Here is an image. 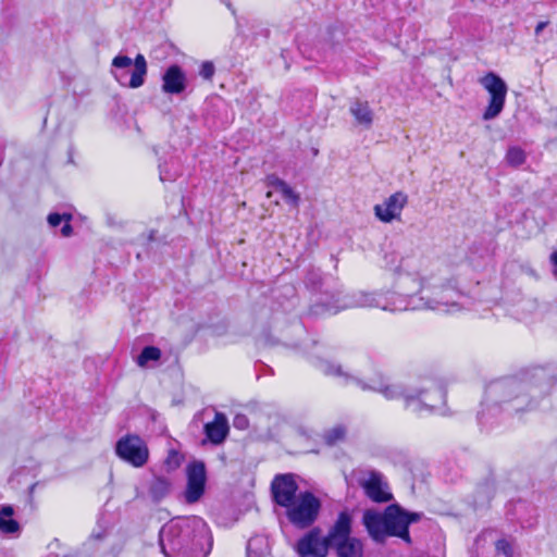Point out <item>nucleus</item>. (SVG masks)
Returning <instances> with one entry per match:
<instances>
[{
    "label": "nucleus",
    "instance_id": "obj_26",
    "mask_svg": "<svg viewBox=\"0 0 557 557\" xmlns=\"http://www.w3.org/2000/svg\"><path fill=\"white\" fill-rule=\"evenodd\" d=\"M281 194L288 203L298 207L300 197L288 184L281 190Z\"/></svg>",
    "mask_w": 557,
    "mask_h": 557
},
{
    "label": "nucleus",
    "instance_id": "obj_31",
    "mask_svg": "<svg viewBox=\"0 0 557 557\" xmlns=\"http://www.w3.org/2000/svg\"><path fill=\"white\" fill-rule=\"evenodd\" d=\"M496 549L505 554L507 557H511V546L506 540L497 541Z\"/></svg>",
    "mask_w": 557,
    "mask_h": 557
},
{
    "label": "nucleus",
    "instance_id": "obj_9",
    "mask_svg": "<svg viewBox=\"0 0 557 557\" xmlns=\"http://www.w3.org/2000/svg\"><path fill=\"white\" fill-rule=\"evenodd\" d=\"M480 84L490 94L488 106L483 113V120L490 121L497 117L504 109L507 95V85L498 75L493 72H490L481 77Z\"/></svg>",
    "mask_w": 557,
    "mask_h": 557
},
{
    "label": "nucleus",
    "instance_id": "obj_14",
    "mask_svg": "<svg viewBox=\"0 0 557 557\" xmlns=\"http://www.w3.org/2000/svg\"><path fill=\"white\" fill-rule=\"evenodd\" d=\"M206 467L201 461H195L187 468V486L185 491V499L193 504L200 499L205 493L206 486Z\"/></svg>",
    "mask_w": 557,
    "mask_h": 557
},
{
    "label": "nucleus",
    "instance_id": "obj_28",
    "mask_svg": "<svg viewBox=\"0 0 557 557\" xmlns=\"http://www.w3.org/2000/svg\"><path fill=\"white\" fill-rule=\"evenodd\" d=\"M214 65L212 62L206 61L201 64L199 75L205 79H211L214 75Z\"/></svg>",
    "mask_w": 557,
    "mask_h": 557
},
{
    "label": "nucleus",
    "instance_id": "obj_39",
    "mask_svg": "<svg viewBox=\"0 0 557 557\" xmlns=\"http://www.w3.org/2000/svg\"><path fill=\"white\" fill-rule=\"evenodd\" d=\"M35 487H36V484H33V485L30 486V488H29V492H30V493H33V492H34V490H35Z\"/></svg>",
    "mask_w": 557,
    "mask_h": 557
},
{
    "label": "nucleus",
    "instance_id": "obj_23",
    "mask_svg": "<svg viewBox=\"0 0 557 557\" xmlns=\"http://www.w3.org/2000/svg\"><path fill=\"white\" fill-rule=\"evenodd\" d=\"M346 429L342 425H336L331 430H327L323 434V440L329 446L336 445L345 438Z\"/></svg>",
    "mask_w": 557,
    "mask_h": 557
},
{
    "label": "nucleus",
    "instance_id": "obj_35",
    "mask_svg": "<svg viewBox=\"0 0 557 557\" xmlns=\"http://www.w3.org/2000/svg\"><path fill=\"white\" fill-rule=\"evenodd\" d=\"M550 262L554 265V274L557 275V251L550 255Z\"/></svg>",
    "mask_w": 557,
    "mask_h": 557
},
{
    "label": "nucleus",
    "instance_id": "obj_34",
    "mask_svg": "<svg viewBox=\"0 0 557 557\" xmlns=\"http://www.w3.org/2000/svg\"><path fill=\"white\" fill-rule=\"evenodd\" d=\"M160 178L161 181H173L175 175L169 174L161 165H160Z\"/></svg>",
    "mask_w": 557,
    "mask_h": 557
},
{
    "label": "nucleus",
    "instance_id": "obj_8",
    "mask_svg": "<svg viewBox=\"0 0 557 557\" xmlns=\"http://www.w3.org/2000/svg\"><path fill=\"white\" fill-rule=\"evenodd\" d=\"M134 65V70L132 72L131 78L126 82V74L117 73L116 71H111L114 78L122 86H126L133 89L139 88L145 83V77L147 75V62L143 54H137L134 60H132L127 55L119 54L112 60V67L116 70L128 69Z\"/></svg>",
    "mask_w": 557,
    "mask_h": 557
},
{
    "label": "nucleus",
    "instance_id": "obj_17",
    "mask_svg": "<svg viewBox=\"0 0 557 557\" xmlns=\"http://www.w3.org/2000/svg\"><path fill=\"white\" fill-rule=\"evenodd\" d=\"M187 87V76L177 64L170 65L162 75V91L169 95H180Z\"/></svg>",
    "mask_w": 557,
    "mask_h": 557
},
{
    "label": "nucleus",
    "instance_id": "obj_37",
    "mask_svg": "<svg viewBox=\"0 0 557 557\" xmlns=\"http://www.w3.org/2000/svg\"><path fill=\"white\" fill-rule=\"evenodd\" d=\"M170 458H178V454H177L176 451L172 450V451L170 453V457H169V459H170Z\"/></svg>",
    "mask_w": 557,
    "mask_h": 557
},
{
    "label": "nucleus",
    "instance_id": "obj_3",
    "mask_svg": "<svg viewBox=\"0 0 557 557\" xmlns=\"http://www.w3.org/2000/svg\"><path fill=\"white\" fill-rule=\"evenodd\" d=\"M165 557H206L211 546L207 523L199 517L175 518L159 532Z\"/></svg>",
    "mask_w": 557,
    "mask_h": 557
},
{
    "label": "nucleus",
    "instance_id": "obj_13",
    "mask_svg": "<svg viewBox=\"0 0 557 557\" xmlns=\"http://www.w3.org/2000/svg\"><path fill=\"white\" fill-rule=\"evenodd\" d=\"M298 485L290 473L277 474L271 483L272 497L275 504L286 508L298 497Z\"/></svg>",
    "mask_w": 557,
    "mask_h": 557
},
{
    "label": "nucleus",
    "instance_id": "obj_22",
    "mask_svg": "<svg viewBox=\"0 0 557 557\" xmlns=\"http://www.w3.org/2000/svg\"><path fill=\"white\" fill-rule=\"evenodd\" d=\"M161 358V350L154 346H146L137 357V364L146 367L149 361H158Z\"/></svg>",
    "mask_w": 557,
    "mask_h": 557
},
{
    "label": "nucleus",
    "instance_id": "obj_7",
    "mask_svg": "<svg viewBox=\"0 0 557 557\" xmlns=\"http://www.w3.org/2000/svg\"><path fill=\"white\" fill-rule=\"evenodd\" d=\"M115 454L124 462L135 467H144L149 459L146 442L136 434H126L115 444Z\"/></svg>",
    "mask_w": 557,
    "mask_h": 557
},
{
    "label": "nucleus",
    "instance_id": "obj_33",
    "mask_svg": "<svg viewBox=\"0 0 557 557\" xmlns=\"http://www.w3.org/2000/svg\"><path fill=\"white\" fill-rule=\"evenodd\" d=\"M13 512L14 511H13V508L11 506H4L0 510V517L12 518Z\"/></svg>",
    "mask_w": 557,
    "mask_h": 557
},
{
    "label": "nucleus",
    "instance_id": "obj_30",
    "mask_svg": "<svg viewBox=\"0 0 557 557\" xmlns=\"http://www.w3.org/2000/svg\"><path fill=\"white\" fill-rule=\"evenodd\" d=\"M233 425L237 430H246L249 426V420L245 414L238 413L234 417Z\"/></svg>",
    "mask_w": 557,
    "mask_h": 557
},
{
    "label": "nucleus",
    "instance_id": "obj_5",
    "mask_svg": "<svg viewBox=\"0 0 557 557\" xmlns=\"http://www.w3.org/2000/svg\"><path fill=\"white\" fill-rule=\"evenodd\" d=\"M351 516L341 511L336 521L327 532V543L331 544L337 557H362L363 544L351 534Z\"/></svg>",
    "mask_w": 557,
    "mask_h": 557
},
{
    "label": "nucleus",
    "instance_id": "obj_21",
    "mask_svg": "<svg viewBox=\"0 0 557 557\" xmlns=\"http://www.w3.org/2000/svg\"><path fill=\"white\" fill-rule=\"evenodd\" d=\"M267 542L262 536L251 537L247 543L248 557H262L267 553Z\"/></svg>",
    "mask_w": 557,
    "mask_h": 557
},
{
    "label": "nucleus",
    "instance_id": "obj_19",
    "mask_svg": "<svg viewBox=\"0 0 557 557\" xmlns=\"http://www.w3.org/2000/svg\"><path fill=\"white\" fill-rule=\"evenodd\" d=\"M349 111L355 117L357 124L364 128H370L373 123V111L367 101L356 99L351 102Z\"/></svg>",
    "mask_w": 557,
    "mask_h": 557
},
{
    "label": "nucleus",
    "instance_id": "obj_29",
    "mask_svg": "<svg viewBox=\"0 0 557 557\" xmlns=\"http://www.w3.org/2000/svg\"><path fill=\"white\" fill-rule=\"evenodd\" d=\"M265 183L268 186L274 187L275 189H277L280 191L287 185V183L285 181L281 180L280 177H277L274 174L268 175Z\"/></svg>",
    "mask_w": 557,
    "mask_h": 557
},
{
    "label": "nucleus",
    "instance_id": "obj_24",
    "mask_svg": "<svg viewBox=\"0 0 557 557\" xmlns=\"http://www.w3.org/2000/svg\"><path fill=\"white\" fill-rule=\"evenodd\" d=\"M507 162L512 166H519L525 161V153L520 147H510L506 153Z\"/></svg>",
    "mask_w": 557,
    "mask_h": 557
},
{
    "label": "nucleus",
    "instance_id": "obj_4",
    "mask_svg": "<svg viewBox=\"0 0 557 557\" xmlns=\"http://www.w3.org/2000/svg\"><path fill=\"white\" fill-rule=\"evenodd\" d=\"M546 389L543 386L533 387L529 383L515 379L491 383L485 391V397L478 413L479 422L482 425H492L500 417L530 409L532 400L527 393L543 394Z\"/></svg>",
    "mask_w": 557,
    "mask_h": 557
},
{
    "label": "nucleus",
    "instance_id": "obj_38",
    "mask_svg": "<svg viewBox=\"0 0 557 557\" xmlns=\"http://www.w3.org/2000/svg\"><path fill=\"white\" fill-rule=\"evenodd\" d=\"M536 376L540 377V379L543 377L544 376V372L541 371L539 374H536Z\"/></svg>",
    "mask_w": 557,
    "mask_h": 557
},
{
    "label": "nucleus",
    "instance_id": "obj_10",
    "mask_svg": "<svg viewBox=\"0 0 557 557\" xmlns=\"http://www.w3.org/2000/svg\"><path fill=\"white\" fill-rule=\"evenodd\" d=\"M386 512L389 536L400 537L407 544H411L408 528L411 523L418 522L421 519L422 513L409 512L396 504L386 507Z\"/></svg>",
    "mask_w": 557,
    "mask_h": 557
},
{
    "label": "nucleus",
    "instance_id": "obj_11",
    "mask_svg": "<svg viewBox=\"0 0 557 557\" xmlns=\"http://www.w3.org/2000/svg\"><path fill=\"white\" fill-rule=\"evenodd\" d=\"M329 548H331V544L327 543V535L322 537L319 528L307 532L296 544L299 557H326Z\"/></svg>",
    "mask_w": 557,
    "mask_h": 557
},
{
    "label": "nucleus",
    "instance_id": "obj_25",
    "mask_svg": "<svg viewBox=\"0 0 557 557\" xmlns=\"http://www.w3.org/2000/svg\"><path fill=\"white\" fill-rule=\"evenodd\" d=\"M20 524L12 518L0 517V531L7 534H14L18 532Z\"/></svg>",
    "mask_w": 557,
    "mask_h": 557
},
{
    "label": "nucleus",
    "instance_id": "obj_12",
    "mask_svg": "<svg viewBox=\"0 0 557 557\" xmlns=\"http://www.w3.org/2000/svg\"><path fill=\"white\" fill-rule=\"evenodd\" d=\"M360 473H364V475L359 479V485L371 500L385 503L392 498V494L387 491V484L379 471L362 470Z\"/></svg>",
    "mask_w": 557,
    "mask_h": 557
},
{
    "label": "nucleus",
    "instance_id": "obj_20",
    "mask_svg": "<svg viewBox=\"0 0 557 557\" xmlns=\"http://www.w3.org/2000/svg\"><path fill=\"white\" fill-rule=\"evenodd\" d=\"M171 488V482L162 476L154 478L149 486V493L153 500L159 502L164 498Z\"/></svg>",
    "mask_w": 557,
    "mask_h": 557
},
{
    "label": "nucleus",
    "instance_id": "obj_27",
    "mask_svg": "<svg viewBox=\"0 0 557 557\" xmlns=\"http://www.w3.org/2000/svg\"><path fill=\"white\" fill-rule=\"evenodd\" d=\"M72 219V215L69 214V213H63V214H59V213H50L48 215V223L51 227H57L59 226L62 222H64V220H67V221H71Z\"/></svg>",
    "mask_w": 557,
    "mask_h": 557
},
{
    "label": "nucleus",
    "instance_id": "obj_36",
    "mask_svg": "<svg viewBox=\"0 0 557 557\" xmlns=\"http://www.w3.org/2000/svg\"><path fill=\"white\" fill-rule=\"evenodd\" d=\"M548 22H540L535 27V34L540 35L541 32L547 26Z\"/></svg>",
    "mask_w": 557,
    "mask_h": 557
},
{
    "label": "nucleus",
    "instance_id": "obj_6",
    "mask_svg": "<svg viewBox=\"0 0 557 557\" xmlns=\"http://www.w3.org/2000/svg\"><path fill=\"white\" fill-rule=\"evenodd\" d=\"M320 508V499L311 492H304L286 507V517L296 528L306 529L317 520Z\"/></svg>",
    "mask_w": 557,
    "mask_h": 557
},
{
    "label": "nucleus",
    "instance_id": "obj_2",
    "mask_svg": "<svg viewBox=\"0 0 557 557\" xmlns=\"http://www.w3.org/2000/svg\"><path fill=\"white\" fill-rule=\"evenodd\" d=\"M317 367L326 375H333L343 380V383H354L362 391H372L382 394L386 399H404L406 409L416 414L432 413L440 405L445 401V392L434 383L423 384L421 386L405 388L397 383H391L382 374L361 380L344 371L341 364L330 360L321 359Z\"/></svg>",
    "mask_w": 557,
    "mask_h": 557
},
{
    "label": "nucleus",
    "instance_id": "obj_1",
    "mask_svg": "<svg viewBox=\"0 0 557 557\" xmlns=\"http://www.w3.org/2000/svg\"><path fill=\"white\" fill-rule=\"evenodd\" d=\"M385 262L398 275L401 292H356L347 297L343 308L368 307L391 312L430 309L450 313L469 305L466 295L450 283L437 285L422 276L417 259L391 253L385 256Z\"/></svg>",
    "mask_w": 557,
    "mask_h": 557
},
{
    "label": "nucleus",
    "instance_id": "obj_40",
    "mask_svg": "<svg viewBox=\"0 0 557 557\" xmlns=\"http://www.w3.org/2000/svg\"><path fill=\"white\" fill-rule=\"evenodd\" d=\"M272 197V191H268L267 193V198H271Z\"/></svg>",
    "mask_w": 557,
    "mask_h": 557
},
{
    "label": "nucleus",
    "instance_id": "obj_32",
    "mask_svg": "<svg viewBox=\"0 0 557 557\" xmlns=\"http://www.w3.org/2000/svg\"><path fill=\"white\" fill-rule=\"evenodd\" d=\"M72 232H73V228H72V226L70 224V221L64 220V225L61 228L62 235L67 237V236H70L72 234Z\"/></svg>",
    "mask_w": 557,
    "mask_h": 557
},
{
    "label": "nucleus",
    "instance_id": "obj_16",
    "mask_svg": "<svg viewBox=\"0 0 557 557\" xmlns=\"http://www.w3.org/2000/svg\"><path fill=\"white\" fill-rule=\"evenodd\" d=\"M363 524L369 535L375 542H384L389 536L387 529V512L379 513L373 510H366L362 518Z\"/></svg>",
    "mask_w": 557,
    "mask_h": 557
},
{
    "label": "nucleus",
    "instance_id": "obj_15",
    "mask_svg": "<svg viewBox=\"0 0 557 557\" xmlns=\"http://www.w3.org/2000/svg\"><path fill=\"white\" fill-rule=\"evenodd\" d=\"M407 202V194L403 191H396L387 197L382 203L374 206V214L380 221L384 223L399 220L401 211Z\"/></svg>",
    "mask_w": 557,
    "mask_h": 557
},
{
    "label": "nucleus",
    "instance_id": "obj_18",
    "mask_svg": "<svg viewBox=\"0 0 557 557\" xmlns=\"http://www.w3.org/2000/svg\"><path fill=\"white\" fill-rule=\"evenodd\" d=\"M228 430L227 418L222 412H215L213 421L205 425V434L214 445H220L225 441Z\"/></svg>",
    "mask_w": 557,
    "mask_h": 557
}]
</instances>
